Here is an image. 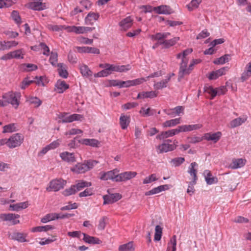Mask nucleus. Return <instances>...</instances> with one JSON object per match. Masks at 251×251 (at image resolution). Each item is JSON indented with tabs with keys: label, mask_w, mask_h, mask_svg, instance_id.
<instances>
[{
	"label": "nucleus",
	"mask_w": 251,
	"mask_h": 251,
	"mask_svg": "<svg viewBox=\"0 0 251 251\" xmlns=\"http://www.w3.org/2000/svg\"><path fill=\"white\" fill-rule=\"evenodd\" d=\"M171 35L170 32H159L151 36L153 41H159V44L163 45L165 48H169L175 45L179 40V37H175L170 40H166Z\"/></svg>",
	"instance_id": "obj_1"
},
{
	"label": "nucleus",
	"mask_w": 251,
	"mask_h": 251,
	"mask_svg": "<svg viewBox=\"0 0 251 251\" xmlns=\"http://www.w3.org/2000/svg\"><path fill=\"white\" fill-rule=\"evenodd\" d=\"M21 96L20 93L11 91L3 94L2 98L3 100H5L7 105L10 103L17 108L20 103Z\"/></svg>",
	"instance_id": "obj_2"
},
{
	"label": "nucleus",
	"mask_w": 251,
	"mask_h": 251,
	"mask_svg": "<svg viewBox=\"0 0 251 251\" xmlns=\"http://www.w3.org/2000/svg\"><path fill=\"white\" fill-rule=\"evenodd\" d=\"M66 183V181L61 178L52 180L50 182L49 186L47 187L46 190L48 192L58 191L62 189Z\"/></svg>",
	"instance_id": "obj_3"
},
{
	"label": "nucleus",
	"mask_w": 251,
	"mask_h": 251,
	"mask_svg": "<svg viewBox=\"0 0 251 251\" xmlns=\"http://www.w3.org/2000/svg\"><path fill=\"white\" fill-rule=\"evenodd\" d=\"M59 118L61 120L62 123H71L75 121H82L83 119V116L78 114L69 115L67 113H62L59 115Z\"/></svg>",
	"instance_id": "obj_4"
},
{
	"label": "nucleus",
	"mask_w": 251,
	"mask_h": 251,
	"mask_svg": "<svg viewBox=\"0 0 251 251\" xmlns=\"http://www.w3.org/2000/svg\"><path fill=\"white\" fill-rule=\"evenodd\" d=\"M24 136L19 133L15 134L8 139V147L14 148L21 145L24 141Z\"/></svg>",
	"instance_id": "obj_5"
},
{
	"label": "nucleus",
	"mask_w": 251,
	"mask_h": 251,
	"mask_svg": "<svg viewBox=\"0 0 251 251\" xmlns=\"http://www.w3.org/2000/svg\"><path fill=\"white\" fill-rule=\"evenodd\" d=\"M20 215L15 213H4L0 214V221H8L10 222L12 225H15L20 223L19 218Z\"/></svg>",
	"instance_id": "obj_6"
},
{
	"label": "nucleus",
	"mask_w": 251,
	"mask_h": 251,
	"mask_svg": "<svg viewBox=\"0 0 251 251\" xmlns=\"http://www.w3.org/2000/svg\"><path fill=\"white\" fill-rule=\"evenodd\" d=\"M131 69V66L128 64L126 65H115L113 64H110L108 63L107 70L110 75L113 72H126Z\"/></svg>",
	"instance_id": "obj_7"
},
{
	"label": "nucleus",
	"mask_w": 251,
	"mask_h": 251,
	"mask_svg": "<svg viewBox=\"0 0 251 251\" xmlns=\"http://www.w3.org/2000/svg\"><path fill=\"white\" fill-rule=\"evenodd\" d=\"M201 61V60L200 59H193L188 67H187V64H186L183 69H179V76L182 78L184 75H189L193 69V66L195 64H199Z\"/></svg>",
	"instance_id": "obj_8"
},
{
	"label": "nucleus",
	"mask_w": 251,
	"mask_h": 251,
	"mask_svg": "<svg viewBox=\"0 0 251 251\" xmlns=\"http://www.w3.org/2000/svg\"><path fill=\"white\" fill-rule=\"evenodd\" d=\"M193 51L192 49H187L184 50L182 53H178L176 55V58L177 59L181 58V62L180 64L179 69H183L185 67V65L188 64V59L186 57V56L190 54Z\"/></svg>",
	"instance_id": "obj_9"
},
{
	"label": "nucleus",
	"mask_w": 251,
	"mask_h": 251,
	"mask_svg": "<svg viewBox=\"0 0 251 251\" xmlns=\"http://www.w3.org/2000/svg\"><path fill=\"white\" fill-rule=\"evenodd\" d=\"M136 175V172L132 171L125 172L119 174H118V176H117L116 181H126L134 178Z\"/></svg>",
	"instance_id": "obj_10"
},
{
	"label": "nucleus",
	"mask_w": 251,
	"mask_h": 251,
	"mask_svg": "<svg viewBox=\"0 0 251 251\" xmlns=\"http://www.w3.org/2000/svg\"><path fill=\"white\" fill-rule=\"evenodd\" d=\"M202 125L201 124H196V125H185L178 126L177 127L178 133L182 132H188L194 130H197L200 129L202 127Z\"/></svg>",
	"instance_id": "obj_11"
},
{
	"label": "nucleus",
	"mask_w": 251,
	"mask_h": 251,
	"mask_svg": "<svg viewBox=\"0 0 251 251\" xmlns=\"http://www.w3.org/2000/svg\"><path fill=\"white\" fill-rule=\"evenodd\" d=\"M118 173L119 171L117 169L108 171L106 173H103L101 174L100 178L104 180L115 179L116 181L117 176H118Z\"/></svg>",
	"instance_id": "obj_12"
},
{
	"label": "nucleus",
	"mask_w": 251,
	"mask_h": 251,
	"mask_svg": "<svg viewBox=\"0 0 251 251\" xmlns=\"http://www.w3.org/2000/svg\"><path fill=\"white\" fill-rule=\"evenodd\" d=\"M176 145L165 143L159 145L156 147L157 151L158 153H162L172 151L176 149Z\"/></svg>",
	"instance_id": "obj_13"
},
{
	"label": "nucleus",
	"mask_w": 251,
	"mask_h": 251,
	"mask_svg": "<svg viewBox=\"0 0 251 251\" xmlns=\"http://www.w3.org/2000/svg\"><path fill=\"white\" fill-rule=\"evenodd\" d=\"M228 70V68L227 67H223L218 70L212 71L207 77L210 80L216 79L219 77L225 75Z\"/></svg>",
	"instance_id": "obj_14"
},
{
	"label": "nucleus",
	"mask_w": 251,
	"mask_h": 251,
	"mask_svg": "<svg viewBox=\"0 0 251 251\" xmlns=\"http://www.w3.org/2000/svg\"><path fill=\"white\" fill-rule=\"evenodd\" d=\"M133 24V19L131 16H128L123 19L119 23V25L121 30H127L130 28Z\"/></svg>",
	"instance_id": "obj_15"
},
{
	"label": "nucleus",
	"mask_w": 251,
	"mask_h": 251,
	"mask_svg": "<svg viewBox=\"0 0 251 251\" xmlns=\"http://www.w3.org/2000/svg\"><path fill=\"white\" fill-rule=\"evenodd\" d=\"M178 134L177 128L172 129L166 131H162L156 137L157 139L164 140L169 137H172L176 134Z\"/></svg>",
	"instance_id": "obj_16"
},
{
	"label": "nucleus",
	"mask_w": 251,
	"mask_h": 251,
	"mask_svg": "<svg viewBox=\"0 0 251 251\" xmlns=\"http://www.w3.org/2000/svg\"><path fill=\"white\" fill-rule=\"evenodd\" d=\"M76 51L79 53H91L94 54H100V50L94 47H76Z\"/></svg>",
	"instance_id": "obj_17"
},
{
	"label": "nucleus",
	"mask_w": 251,
	"mask_h": 251,
	"mask_svg": "<svg viewBox=\"0 0 251 251\" xmlns=\"http://www.w3.org/2000/svg\"><path fill=\"white\" fill-rule=\"evenodd\" d=\"M68 217V215H62L60 216L59 214L57 213H50L46 215L43 218H42L41 222L43 223H46L55 219H63Z\"/></svg>",
	"instance_id": "obj_18"
},
{
	"label": "nucleus",
	"mask_w": 251,
	"mask_h": 251,
	"mask_svg": "<svg viewBox=\"0 0 251 251\" xmlns=\"http://www.w3.org/2000/svg\"><path fill=\"white\" fill-rule=\"evenodd\" d=\"M198 168V164L196 162H194L191 163L188 170V173L193 177V183L194 184H196V180L198 179L197 176Z\"/></svg>",
	"instance_id": "obj_19"
},
{
	"label": "nucleus",
	"mask_w": 251,
	"mask_h": 251,
	"mask_svg": "<svg viewBox=\"0 0 251 251\" xmlns=\"http://www.w3.org/2000/svg\"><path fill=\"white\" fill-rule=\"evenodd\" d=\"M153 11L159 14H170L172 13V9L169 6L162 5L157 7H154Z\"/></svg>",
	"instance_id": "obj_20"
},
{
	"label": "nucleus",
	"mask_w": 251,
	"mask_h": 251,
	"mask_svg": "<svg viewBox=\"0 0 251 251\" xmlns=\"http://www.w3.org/2000/svg\"><path fill=\"white\" fill-rule=\"evenodd\" d=\"M100 17L98 13L90 12H89L84 19L86 25H92L94 23L97 21Z\"/></svg>",
	"instance_id": "obj_21"
},
{
	"label": "nucleus",
	"mask_w": 251,
	"mask_h": 251,
	"mask_svg": "<svg viewBox=\"0 0 251 251\" xmlns=\"http://www.w3.org/2000/svg\"><path fill=\"white\" fill-rule=\"evenodd\" d=\"M121 198V196L119 194H113L110 195H105L103 197L104 200L103 204H110L114 203Z\"/></svg>",
	"instance_id": "obj_22"
},
{
	"label": "nucleus",
	"mask_w": 251,
	"mask_h": 251,
	"mask_svg": "<svg viewBox=\"0 0 251 251\" xmlns=\"http://www.w3.org/2000/svg\"><path fill=\"white\" fill-rule=\"evenodd\" d=\"M246 163V160L243 158H234L232 159L229 167L233 169L243 167Z\"/></svg>",
	"instance_id": "obj_23"
},
{
	"label": "nucleus",
	"mask_w": 251,
	"mask_h": 251,
	"mask_svg": "<svg viewBox=\"0 0 251 251\" xmlns=\"http://www.w3.org/2000/svg\"><path fill=\"white\" fill-rule=\"evenodd\" d=\"M60 157L63 160L69 163H72L76 161L75 157L73 153L68 151L63 152L60 154Z\"/></svg>",
	"instance_id": "obj_24"
},
{
	"label": "nucleus",
	"mask_w": 251,
	"mask_h": 251,
	"mask_svg": "<svg viewBox=\"0 0 251 251\" xmlns=\"http://www.w3.org/2000/svg\"><path fill=\"white\" fill-rule=\"evenodd\" d=\"M222 136L221 132L218 131L216 133H207L204 134V138L207 141H212L214 143L217 142Z\"/></svg>",
	"instance_id": "obj_25"
},
{
	"label": "nucleus",
	"mask_w": 251,
	"mask_h": 251,
	"mask_svg": "<svg viewBox=\"0 0 251 251\" xmlns=\"http://www.w3.org/2000/svg\"><path fill=\"white\" fill-rule=\"evenodd\" d=\"M205 180L208 185H211L216 183L218 182V179L216 177L212 176V174L210 171L205 170L203 172Z\"/></svg>",
	"instance_id": "obj_26"
},
{
	"label": "nucleus",
	"mask_w": 251,
	"mask_h": 251,
	"mask_svg": "<svg viewBox=\"0 0 251 251\" xmlns=\"http://www.w3.org/2000/svg\"><path fill=\"white\" fill-rule=\"evenodd\" d=\"M174 75V74H172L168 76L167 78L155 83L153 85L154 88L156 90H159L166 88L167 86V83L170 80L171 76Z\"/></svg>",
	"instance_id": "obj_27"
},
{
	"label": "nucleus",
	"mask_w": 251,
	"mask_h": 251,
	"mask_svg": "<svg viewBox=\"0 0 251 251\" xmlns=\"http://www.w3.org/2000/svg\"><path fill=\"white\" fill-rule=\"evenodd\" d=\"M158 95V92L155 91H151L149 92H142L139 93L137 96V99H152L155 98Z\"/></svg>",
	"instance_id": "obj_28"
},
{
	"label": "nucleus",
	"mask_w": 251,
	"mask_h": 251,
	"mask_svg": "<svg viewBox=\"0 0 251 251\" xmlns=\"http://www.w3.org/2000/svg\"><path fill=\"white\" fill-rule=\"evenodd\" d=\"M79 142L81 144L93 147H97L100 144L99 141L95 139H82L79 140Z\"/></svg>",
	"instance_id": "obj_29"
},
{
	"label": "nucleus",
	"mask_w": 251,
	"mask_h": 251,
	"mask_svg": "<svg viewBox=\"0 0 251 251\" xmlns=\"http://www.w3.org/2000/svg\"><path fill=\"white\" fill-rule=\"evenodd\" d=\"M71 170L77 174H81L88 171V168L85 166L84 163H78L71 168Z\"/></svg>",
	"instance_id": "obj_30"
},
{
	"label": "nucleus",
	"mask_w": 251,
	"mask_h": 251,
	"mask_svg": "<svg viewBox=\"0 0 251 251\" xmlns=\"http://www.w3.org/2000/svg\"><path fill=\"white\" fill-rule=\"evenodd\" d=\"M83 240L86 243L93 244H99L101 243V241L97 237L90 236L85 233H83Z\"/></svg>",
	"instance_id": "obj_31"
},
{
	"label": "nucleus",
	"mask_w": 251,
	"mask_h": 251,
	"mask_svg": "<svg viewBox=\"0 0 251 251\" xmlns=\"http://www.w3.org/2000/svg\"><path fill=\"white\" fill-rule=\"evenodd\" d=\"M27 234L22 232H15L13 233L12 239L16 240L19 242H28L26 239Z\"/></svg>",
	"instance_id": "obj_32"
},
{
	"label": "nucleus",
	"mask_w": 251,
	"mask_h": 251,
	"mask_svg": "<svg viewBox=\"0 0 251 251\" xmlns=\"http://www.w3.org/2000/svg\"><path fill=\"white\" fill-rule=\"evenodd\" d=\"M56 90L59 93H62L69 88V85L64 81L59 80L55 84Z\"/></svg>",
	"instance_id": "obj_33"
},
{
	"label": "nucleus",
	"mask_w": 251,
	"mask_h": 251,
	"mask_svg": "<svg viewBox=\"0 0 251 251\" xmlns=\"http://www.w3.org/2000/svg\"><path fill=\"white\" fill-rule=\"evenodd\" d=\"M79 70L81 75L85 77H91L93 76V74L91 70L88 68L86 65H82L79 67Z\"/></svg>",
	"instance_id": "obj_34"
},
{
	"label": "nucleus",
	"mask_w": 251,
	"mask_h": 251,
	"mask_svg": "<svg viewBox=\"0 0 251 251\" xmlns=\"http://www.w3.org/2000/svg\"><path fill=\"white\" fill-rule=\"evenodd\" d=\"M130 122L129 116L122 114L120 118V124L123 129H126L128 126Z\"/></svg>",
	"instance_id": "obj_35"
},
{
	"label": "nucleus",
	"mask_w": 251,
	"mask_h": 251,
	"mask_svg": "<svg viewBox=\"0 0 251 251\" xmlns=\"http://www.w3.org/2000/svg\"><path fill=\"white\" fill-rule=\"evenodd\" d=\"M28 206L27 201L20 202L16 204H10V208L13 211H18L21 209H25Z\"/></svg>",
	"instance_id": "obj_36"
},
{
	"label": "nucleus",
	"mask_w": 251,
	"mask_h": 251,
	"mask_svg": "<svg viewBox=\"0 0 251 251\" xmlns=\"http://www.w3.org/2000/svg\"><path fill=\"white\" fill-rule=\"evenodd\" d=\"M247 120L246 117H239L232 120L229 123V127L234 128L241 125Z\"/></svg>",
	"instance_id": "obj_37"
},
{
	"label": "nucleus",
	"mask_w": 251,
	"mask_h": 251,
	"mask_svg": "<svg viewBox=\"0 0 251 251\" xmlns=\"http://www.w3.org/2000/svg\"><path fill=\"white\" fill-rule=\"evenodd\" d=\"M176 236L173 235L168 243L166 251H176Z\"/></svg>",
	"instance_id": "obj_38"
},
{
	"label": "nucleus",
	"mask_w": 251,
	"mask_h": 251,
	"mask_svg": "<svg viewBox=\"0 0 251 251\" xmlns=\"http://www.w3.org/2000/svg\"><path fill=\"white\" fill-rule=\"evenodd\" d=\"M92 185L90 182H87L84 180H80L77 183L74 185L77 192L84 188L85 187H90Z\"/></svg>",
	"instance_id": "obj_39"
},
{
	"label": "nucleus",
	"mask_w": 251,
	"mask_h": 251,
	"mask_svg": "<svg viewBox=\"0 0 251 251\" xmlns=\"http://www.w3.org/2000/svg\"><path fill=\"white\" fill-rule=\"evenodd\" d=\"M180 123V118H176L165 121L163 123L164 127H169L174 126Z\"/></svg>",
	"instance_id": "obj_40"
},
{
	"label": "nucleus",
	"mask_w": 251,
	"mask_h": 251,
	"mask_svg": "<svg viewBox=\"0 0 251 251\" xmlns=\"http://www.w3.org/2000/svg\"><path fill=\"white\" fill-rule=\"evenodd\" d=\"M75 33L76 34H83L88 32H91L95 29V27H91L88 26H76L75 28Z\"/></svg>",
	"instance_id": "obj_41"
},
{
	"label": "nucleus",
	"mask_w": 251,
	"mask_h": 251,
	"mask_svg": "<svg viewBox=\"0 0 251 251\" xmlns=\"http://www.w3.org/2000/svg\"><path fill=\"white\" fill-rule=\"evenodd\" d=\"M12 58L23 59L25 54V51L23 49L10 51Z\"/></svg>",
	"instance_id": "obj_42"
},
{
	"label": "nucleus",
	"mask_w": 251,
	"mask_h": 251,
	"mask_svg": "<svg viewBox=\"0 0 251 251\" xmlns=\"http://www.w3.org/2000/svg\"><path fill=\"white\" fill-rule=\"evenodd\" d=\"M58 71L59 75L63 78H67L68 73L66 69L65 66L62 63L57 64Z\"/></svg>",
	"instance_id": "obj_43"
},
{
	"label": "nucleus",
	"mask_w": 251,
	"mask_h": 251,
	"mask_svg": "<svg viewBox=\"0 0 251 251\" xmlns=\"http://www.w3.org/2000/svg\"><path fill=\"white\" fill-rule=\"evenodd\" d=\"M108 219L106 216H103L100 219L98 225V228L100 230H103L108 223Z\"/></svg>",
	"instance_id": "obj_44"
},
{
	"label": "nucleus",
	"mask_w": 251,
	"mask_h": 251,
	"mask_svg": "<svg viewBox=\"0 0 251 251\" xmlns=\"http://www.w3.org/2000/svg\"><path fill=\"white\" fill-rule=\"evenodd\" d=\"M204 91L211 96L210 99L211 100L213 99L217 95L216 88H214L211 86H205Z\"/></svg>",
	"instance_id": "obj_45"
},
{
	"label": "nucleus",
	"mask_w": 251,
	"mask_h": 251,
	"mask_svg": "<svg viewBox=\"0 0 251 251\" xmlns=\"http://www.w3.org/2000/svg\"><path fill=\"white\" fill-rule=\"evenodd\" d=\"M230 60V55L225 54L219 58L216 59L214 61L215 64H224L226 62H227Z\"/></svg>",
	"instance_id": "obj_46"
},
{
	"label": "nucleus",
	"mask_w": 251,
	"mask_h": 251,
	"mask_svg": "<svg viewBox=\"0 0 251 251\" xmlns=\"http://www.w3.org/2000/svg\"><path fill=\"white\" fill-rule=\"evenodd\" d=\"M134 248L132 242H129L121 245L119 247V251H134Z\"/></svg>",
	"instance_id": "obj_47"
},
{
	"label": "nucleus",
	"mask_w": 251,
	"mask_h": 251,
	"mask_svg": "<svg viewBox=\"0 0 251 251\" xmlns=\"http://www.w3.org/2000/svg\"><path fill=\"white\" fill-rule=\"evenodd\" d=\"M52 228L53 227L51 226L47 225L33 227L31 228V231L33 232L46 231Z\"/></svg>",
	"instance_id": "obj_48"
},
{
	"label": "nucleus",
	"mask_w": 251,
	"mask_h": 251,
	"mask_svg": "<svg viewBox=\"0 0 251 251\" xmlns=\"http://www.w3.org/2000/svg\"><path fill=\"white\" fill-rule=\"evenodd\" d=\"M201 2V1H199V0H192L191 1L186 5V7L189 11H193L199 7Z\"/></svg>",
	"instance_id": "obj_49"
},
{
	"label": "nucleus",
	"mask_w": 251,
	"mask_h": 251,
	"mask_svg": "<svg viewBox=\"0 0 251 251\" xmlns=\"http://www.w3.org/2000/svg\"><path fill=\"white\" fill-rule=\"evenodd\" d=\"M27 101L29 104H33L35 107H38L42 104V101L37 97H29Z\"/></svg>",
	"instance_id": "obj_50"
},
{
	"label": "nucleus",
	"mask_w": 251,
	"mask_h": 251,
	"mask_svg": "<svg viewBox=\"0 0 251 251\" xmlns=\"http://www.w3.org/2000/svg\"><path fill=\"white\" fill-rule=\"evenodd\" d=\"M140 113L142 114L144 116H149L154 114L155 110L148 108L146 109L144 107L141 108L140 110Z\"/></svg>",
	"instance_id": "obj_51"
},
{
	"label": "nucleus",
	"mask_w": 251,
	"mask_h": 251,
	"mask_svg": "<svg viewBox=\"0 0 251 251\" xmlns=\"http://www.w3.org/2000/svg\"><path fill=\"white\" fill-rule=\"evenodd\" d=\"M184 109V108L182 106H177L173 109L174 112L172 113L167 112L166 109H164V111L168 115H173L175 113L176 115H179L180 113L183 112Z\"/></svg>",
	"instance_id": "obj_52"
},
{
	"label": "nucleus",
	"mask_w": 251,
	"mask_h": 251,
	"mask_svg": "<svg viewBox=\"0 0 251 251\" xmlns=\"http://www.w3.org/2000/svg\"><path fill=\"white\" fill-rule=\"evenodd\" d=\"M185 161V158L184 157H176L175 158L171 161V163L173 166L175 167H177L180 166L181 164H182Z\"/></svg>",
	"instance_id": "obj_53"
},
{
	"label": "nucleus",
	"mask_w": 251,
	"mask_h": 251,
	"mask_svg": "<svg viewBox=\"0 0 251 251\" xmlns=\"http://www.w3.org/2000/svg\"><path fill=\"white\" fill-rule=\"evenodd\" d=\"M57 57L58 55L56 52L52 51L51 52L49 61L52 66L55 67L57 66Z\"/></svg>",
	"instance_id": "obj_54"
},
{
	"label": "nucleus",
	"mask_w": 251,
	"mask_h": 251,
	"mask_svg": "<svg viewBox=\"0 0 251 251\" xmlns=\"http://www.w3.org/2000/svg\"><path fill=\"white\" fill-rule=\"evenodd\" d=\"M155 230V232L154 240L155 241H158L160 240L161 238L162 229L159 226H156Z\"/></svg>",
	"instance_id": "obj_55"
},
{
	"label": "nucleus",
	"mask_w": 251,
	"mask_h": 251,
	"mask_svg": "<svg viewBox=\"0 0 251 251\" xmlns=\"http://www.w3.org/2000/svg\"><path fill=\"white\" fill-rule=\"evenodd\" d=\"M77 191H76L74 185L71 186V187L65 189L63 191L62 194L65 196H69L76 193Z\"/></svg>",
	"instance_id": "obj_56"
},
{
	"label": "nucleus",
	"mask_w": 251,
	"mask_h": 251,
	"mask_svg": "<svg viewBox=\"0 0 251 251\" xmlns=\"http://www.w3.org/2000/svg\"><path fill=\"white\" fill-rule=\"evenodd\" d=\"M169 186L167 184L160 185L157 187L154 188L152 189V191L154 195L159 193L161 192L167 190L169 189Z\"/></svg>",
	"instance_id": "obj_57"
},
{
	"label": "nucleus",
	"mask_w": 251,
	"mask_h": 251,
	"mask_svg": "<svg viewBox=\"0 0 251 251\" xmlns=\"http://www.w3.org/2000/svg\"><path fill=\"white\" fill-rule=\"evenodd\" d=\"M47 28L52 31H59L62 30L64 28L63 25H56L53 24H49L47 25Z\"/></svg>",
	"instance_id": "obj_58"
},
{
	"label": "nucleus",
	"mask_w": 251,
	"mask_h": 251,
	"mask_svg": "<svg viewBox=\"0 0 251 251\" xmlns=\"http://www.w3.org/2000/svg\"><path fill=\"white\" fill-rule=\"evenodd\" d=\"M11 17L16 24H20L21 23V19L18 11H13L11 13Z\"/></svg>",
	"instance_id": "obj_59"
},
{
	"label": "nucleus",
	"mask_w": 251,
	"mask_h": 251,
	"mask_svg": "<svg viewBox=\"0 0 251 251\" xmlns=\"http://www.w3.org/2000/svg\"><path fill=\"white\" fill-rule=\"evenodd\" d=\"M13 3L12 0H0V9L9 7Z\"/></svg>",
	"instance_id": "obj_60"
},
{
	"label": "nucleus",
	"mask_w": 251,
	"mask_h": 251,
	"mask_svg": "<svg viewBox=\"0 0 251 251\" xmlns=\"http://www.w3.org/2000/svg\"><path fill=\"white\" fill-rule=\"evenodd\" d=\"M251 76V71L248 69L247 67L245 68V70L242 73L240 77L242 82L247 80Z\"/></svg>",
	"instance_id": "obj_61"
},
{
	"label": "nucleus",
	"mask_w": 251,
	"mask_h": 251,
	"mask_svg": "<svg viewBox=\"0 0 251 251\" xmlns=\"http://www.w3.org/2000/svg\"><path fill=\"white\" fill-rule=\"evenodd\" d=\"M158 178L156 177V176L155 174H151V175L149 176L148 177H146L144 180H143V183L144 184H148L152 182L155 181L157 180Z\"/></svg>",
	"instance_id": "obj_62"
},
{
	"label": "nucleus",
	"mask_w": 251,
	"mask_h": 251,
	"mask_svg": "<svg viewBox=\"0 0 251 251\" xmlns=\"http://www.w3.org/2000/svg\"><path fill=\"white\" fill-rule=\"evenodd\" d=\"M83 131L81 129L77 128H72L68 131L64 133V135L66 136L68 135H74L82 133Z\"/></svg>",
	"instance_id": "obj_63"
},
{
	"label": "nucleus",
	"mask_w": 251,
	"mask_h": 251,
	"mask_svg": "<svg viewBox=\"0 0 251 251\" xmlns=\"http://www.w3.org/2000/svg\"><path fill=\"white\" fill-rule=\"evenodd\" d=\"M16 130V127L14 124L5 126L3 127V133L12 132Z\"/></svg>",
	"instance_id": "obj_64"
}]
</instances>
